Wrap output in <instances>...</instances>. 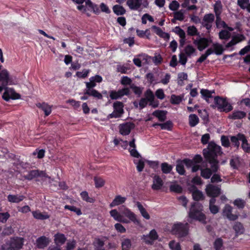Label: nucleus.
Listing matches in <instances>:
<instances>
[{
    "instance_id": "nucleus-1",
    "label": "nucleus",
    "mask_w": 250,
    "mask_h": 250,
    "mask_svg": "<svg viewBox=\"0 0 250 250\" xmlns=\"http://www.w3.org/2000/svg\"><path fill=\"white\" fill-rule=\"evenodd\" d=\"M221 147L213 142H209L208 148L203 150V155L206 160L211 165V168L213 172L218 169V155L222 154Z\"/></svg>"
},
{
    "instance_id": "nucleus-2",
    "label": "nucleus",
    "mask_w": 250,
    "mask_h": 250,
    "mask_svg": "<svg viewBox=\"0 0 250 250\" xmlns=\"http://www.w3.org/2000/svg\"><path fill=\"white\" fill-rule=\"evenodd\" d=\"M203 209L202 205L197 202L192 204L188 213V216L193 219L196 220L204 224L206 223V217L202 212Z\"/></svg>"
},
{
    "instance_id": "nucleus-3",
    "label": "nucleus",
    "mask_w": 250,
    "mask_h": 250,
    "mask_svg": "<svg viewBox=\"0 0 250 250\" xmlns=\"http://www.w3.org/2000/svg\"><path fill=\"white\" fill-rule=\"evenodd\" d=\"M23 243V238L13 237L1 246V250H20L22 248Z\"/></svg>"
},
{
    "instance_id": "nucleus-4",
    "label": "nucleus",
    "mask_w": 250,
    "mask_h": 250,
    "mask_svg": "<svg viewBox=\"0 0 250 250\" xmlns=\"http://www.w3.org/2000/svg\"><path fill=\"white\" fill-rule=\"evenodd\" d=\"M188 232V223L183 224L179 223L173 225L171 232L178 237H183L187 236Z\"/></svg>"
},
{
    "instance_id": "nucleus-5",
    "label": "nucleus",
    "mask_w": 250,
    "mask_h": 250,
    "mask_svg": "<svg viewBox=\"0 0 250 250\" xmlns=\"http://www.w3.org/2000/svg\"><path fill=\"white\" fill-rule=\"evenodd\" d=\"M215 106L220 111L228 112L232 109V106L228 103L226 98L219 96L214 98Z\"/></svg>"
},
{
    "instance_id": "nucleus-6",
    "label": "nucleus",
    "mask_w": 250,
    "mask_h": 250,
    "mask_svg": "<svg viewBox=\"0 0 250 250\" xmlns=\"http://www.w3.org/2000/svg\"><path fill=\"white\" fill-rule=\"evenodd\" d=\"M2 98L5 101H8L10 99H19L21 98V95L16 93L14 89L6 86L5 87V91L3 94Z\"/></svg>"
},
{
    "instance_id": "nucleus-7",
    "label": "nucleus",
    "mask_w": 250,
    "mask_h": 250,
    "mask_svg": "<svg viewBox=\"0 0 250 250\" xmlns=\"http://www.w3.org/2000/svg\"><path fill=\"white\" fill-rule=\"evenodd\" d=\"M123 103L117 101L113 104L114 112L109 115L111 118H119L124 113Z\"/></svg>"
},
{
    "instance_id": "nucleus-8",
    "label": "nucleus",
    "mask_w": 250,
    "mask_h": 250,
    "mask_svg": "<svg viewBox=\"0 0 250 250\" xmlns=\"http://www.w3.org/2000/svg\"><path fill=\"white\" fill-rule=\"evenodd\" d=\"M130 90L128 88H124L118 91L111 90L109 91V97L112 100L121 98L124 95H128Z\"/></svg>"
},
{
    "instance_id": "nucleus-9",
    "label": "nucleus",
    "mask_w": 250,
    "mask_h": 250,
    "mask_svg": "<svg viewBox=\"0 0 250 250\" xmlns=\"http://www.w3.org/2000/svg\"><path fill=\"white\" fill-rule=\"evenodd\" d=\"M206 192L208 196L216 197L221 194V188L218 186L208 184L206 187Z\"/></svg>"
},
{
    "instance_id": "nucleus-10",
    "label": "nucleus",
    "mask_w": 250,
    "mask_h": 250,
    "mask_svg": "<svg viewBox=\"0 0 250 250\" xmlns=\"http://www.w3.org/2000/svg\"><path fill=\"white\" fill-rule=\"evenodd\" d=\"M11 78L8 71L4 69L0 71V84L5 87L9 83L11 84Z\"/></svg>"
},
{
    "instance_id": "nucleus-11",
    "label": "nucleus",
    "mask_w": 250,
    "mask_h": 250,
    "mask_svg": "<svg viewBox=\"0 0 250 250\" xmlns=\"http://www.w3.org/2000/svg\"><path fill=\"white\" fill-rule=\"evenodd\" d=\"M121 214L128 218L131 221L137 224H139L140 221L136 218L135 214L128 208L122 207L120 208Z\"/></svg>"
},
{
    "instance_id": "nucleus-12",
    "label": "nucleus",
    "mask_w": 250,
    "mask_h": 250,
    "mask_svg": "<svg viewBox=\"0 0 250 250\" xmlns=\"http://www.w3.org/2000/svg\"><path fill=\"white\" fill-rule=\"evenodd\" d=\"M40 177H48L46 173L43 171H40L39 170H32L28 172L27 175H25L23 177L27 180H31L34 178Z\"/></svg>"
},
{
    "instance_id": "nucleus-13",
    "label": "nucleus",
    "mask_w": 250,
    "mask_h": 250,
    "mask_svg": "<svg viewBox=\"0 0 250 250\" xmlns=\"http://www.w3.org/2000/svg\"><path fill=\"white\" fill-rule=\"evenodd\" d=\"M135 127V125L131 122L121 124L119 126V132L123 135H128L131 130Z\"/></svg>"
},
{
    "instance_id": "nucleus-14",
    "label": "nucleus",
    "mask_w": 250,
    "mask_h": 250,
    "mask_svg": "<svg viewBox=\"0 0 250 250\" xmlns=\"http://www.w3.org/2000/svg\"><path fill=\"white\" fill-rule=\"evenodd\" d=\"M232 208L229 205H226L223 210V215L229 220L234 221L237 219L238 216L232 213Z\"/></svg>"
},
{
    "instance_id": "nucleus-15",
    "label": "nucleus",
    "mask_w": 250,
    "mask_h": 250,
    "mask_svg": "<svg viewBox=\"0 0 250 250\" xmlns=\"http://www.w3.org/2000/svg\"><path fill=\"white\" fill-rule=\"evenodd\" d=\"M158 234L155 229L151 230L149 234L143 235V239L144 241L148 244H152L153 241L158 238Z\"/></svg>"
},
{
    "instance_id": "nucleus-16",
    "label": "nucleus",
    "mask_w": 250,
    "mask_h": 250,
    "mask_svg": "<svg viewBox=\"0 0 250 250\" xmlns=\"http://www.w3.org/2000/svg\"><path fill=\"white\" fill-rule=\"evenodd\" d=\"M214 16L212 14H208L204 16L202 25L206 27L207 29H209L211 27V23L213 21Z\"/></svg>"
},
{
    "instance_id": "nucleus-17",
    "label": "nucleus",
    "mask_w": 250,
    "mask_h": 250,
    "mask_svg": "<svg viewBox=\"0 0 250 250\" xmlns=\"http://www.w3.org/2000/svg\"><path fill=\"white\" fill-rule=\"evenodd\" d=\"M245 40L246 37L242 34L234 36L231 40L226 45V47L229 48Z\"/></svg>"
},
{
    "instance_id": "nucleus-18",
    "label": "nucleus",
    "mask_w": 250,
    "mask_h": 250,
    "mask_svg": "<svg viewBox=\"0 0 250 250\" xmlns=\"http://www.w3.org/2000/svg\"><path fill=\"white\" fill-rule=\"evenodd\" d=\"M163 184L164 182L162 178L159 176L155 175L153 177V184L151 188L153 190H158L162 188Z\"/></svg>"
},
{
    "instance_id": "nucleus-19",
    "label": "nucleus",
    "mask_w": 250,
    "mask_h": 250,
    "mask_svg": "<svg viewBox=\"0 0 250 250\" xmlns=\"http://www.w3.org/2000/svg\"><path fill=\"white\" fill-rule=\"evenodd\" d=\"M208 40L205 38H200L199 40H195L193 43L197 45L199 50L202 51L208 46Z\"/></svg>"
},
{
    "instance_id": "nucleus-20",
    "label": "nucleus",
    "mask_w": 250,
    "mask_h": 250,
    "mask_svg": "<svg viewBox=\"0 0 250 250\" xmlns=\"http://www.w3.org/2000/svg\"><path fill=\"white\" fill-rule=\"evenodd\" d=\"M36 106L43 111L46 116H48L51 113L52 106L49 105L47 103L44 102L38 103L36 104Z\"/></svg>"
},
{
    "instance_id": "nucleus-21",
    "label": "nucleus",
    "mask_w": 250,
    "mask_h": 250,
    "mask_svg": "<svg viewBox=\"0 0 250 250\" xmlns=\"http://www.w3.org/2000/svg\"><path fill=\"white\" fill-rule=\"evenodd\" d=\"M49 243V239L44 236L38 238L36 240L37 247L40 249H43Z\"/></svg>"
},
{
    "instance_id": "nucleus-22",
    "label": "nucleus",
    "mask_w": 250,
    "mask_h": 250,
    "mask_svg": "<svg viewBox=\"0 0 250 250\" xmlns=\"http://www.w3.org/2000/svg\"><path fill=\"white\" fill-rule=\"evenodd\" d=\"M233 229L235 232V237L241 235L244 233L245 228L243 224L239 222H236L233 226Z\"/></svg>"
},
{
    "instance_id": "nucleus-23",
    "label": "nucleus",
    "mask_w": 250,
    "mask_h": 250,
    "mask_svg": "<svg viewBox=\"0 0 250 250\" xmlns=\"http://www.w3.org/2000/svg\"><path fill=\"white\" fill-rule=\"evenodd\" d=\"M25 196L22 195H11L9 194L7 196L8 201L11 203H18L22 201L24 198Z\"/></svg>"
},
{
    "instance_id": "nucleus-24",
    "label": "nucleus",
    "mask_w": 250,
    "mask_h": 250,
    "mask_svg": "<svg viewBox=\"0 0 250 250\" xmlns=\"http://www.w3.org/2000/svg\"><path fill=\"white\" fill-rule=\"evenodd\" d=\"M142 4V0H127V4L131 9H138Z\"/></svg>"
},
{
    "instance_id": "nucleus-25",
    "label": "nucleus",
    "mask_w": 250,
    "mask_h": 250,
    "mask_svg": "<svg viewBox=\"0 0 250 250\" xmlns=\"http://www.w3.org/2000/svg\"><path fill=\"white\" fill-rule=\"evenodd\" d=\"M167 111H166L156 110L153 112L152 115L158 118L160 121L163 122L165 121L167 118Z\"/></svg>"
},
{
    "instance_id": "nucleus-26",
    "label": "nucleus",
    "mask_w": 250,
    "mask_h": 250,
    "mask_svg": "<svg viewBox=\"0 0 250 250\" xmlns=\"http://www.w3.org/2000/svg\"><path fill=\"white\" fill-rule=\"evenodd\" d=\"M126 200V198L125 197H122L121 195L116 196L113 201L110 204V207H113L122 204Z\"/></svg>"
},
{
    "instance_id": "nucleus-27",
    "label": "nucleus",
    "mask_w": 250,
    "mask_h": 250,
    "mask_svg": "<svg viewBox=\"0 0 250 250\" xmlns=\"http://www.w3.org/2000/svg\"><path fill=\"white\" fill-rule=\"evenodd\" d=\"M84 94L93 96L97 99H102L103 96L101 93L95 89H86Z\"/></svg>"
},
{
    "instance_id": "nucleus-28",
    "label": "nucleus",
    "mask_w": 250,
    "mask_h": 250,
    "mask_svg": "<svg viewBox=\"0 0 250 250\" xmlns=\"http://www.w3.org/2000/svg\"><path fill=\"white\" fill-rule=\"evenodd\" d=\"M152 28L153 29L154 32L161 37L167 40L169 39V35L168 33L164 32L160 28L155 25H153Z\"/></svg>"
},
{
    "instance_id": "nucleus-29",
    "label": "nucleus",
    "mask_w": 250,
    "mask_h": 250,
    "mask_svg": "<svg viewBox=\"0 0 250 250\" xmlns=\"http://www.w3.org/2000/svg\"><path fill=\"white\" fill-rule=\"evenodd\" d=\"M246 116V113L244 111H234L231 115H229V118L233 120L241 119L244 118Z\"/></svg>"
},
{
    "instance_id": "nucleus-30",
    "label": "nucleus",
    "mask_w": 250,
    "mask_h": 250,
    "mask_svg": "<svg viewBox=\"0 0 250 250\" xmlns=\"http://www.w3.org/2000/svg\"><path fill=\"white\" fill-rule=\"evenodd\" d=\"M240 141H242V147L247 152H250V146H249L248 141L244 135H240Z\"/></svg>"
},
{
    "instance_id": "nucleus-31",
    "label": "nucleus",
    "mask_w": 250,
    "mask_h": 250,
    "mask_svg": "<svg viewBox=\"0 0 250 250\" xmlns=\"http://www.w3.org/2000/svg\"><path fill=\"white\" fill-rule=\"evenodd\" d=\"M137 207L140 210L141 215L146 219L148 220L150 219V216L148 212L146 211V209L144 208V207L142 205V204L137 202L136 203Z\"/></svg>"
},
{
    "instance_id": "nucleus-32",
    "label": "nucleus",
    "mask_w": 250,
    "mask_h": 250,
    "mask_svg": "<svg viewBox=\"0 0 250 250\" xmlns=\"http://www.w3.org/2000/svg\"><path fill=\"white\" fill-rule=\"evenodd\" d=\"M66 239L64 235L61 233H57L55 235L54 241L57 245L63 244L65 242Z\"/></svg>"
},
{
    "instance_id": "nucleus-33",
    "label": "nucleus",
    "mask_w": 250,
    "mask_h": 250,
    "mask_svg": "<svg viewBox=\"0 0 250 250\" xmlns=\"http://www.w3.org/2000/svg\"><path fill=\"white\" fill-rule=\"evenodd\" d=\"M113 11L117 15H123L125 13V9L120 5H115L113 7Z\"/></svg>"
},
{
    "instance_id": "nucleus-34",
    "label": "nucleus",
    "mask_w": 250,
    "mask_h": 250,
    "mask_svg": "<svg viewBox=\"0 0 250 250\" xmlns=\"http://www.w3.org/2000/svg\"><path fill=\"white\" fill-rule=\"evenodd\" d=\"M32 214L34 217L37 219L45 220L49 218V216L47 214H43L39 211H33Z\"/></svg>"
},
{
    "instance_id": "nucleus-35",
    "label": "nucleus",
    "mask_w": 250,
    "mask_h": 250,
    "mask_svg": "<svg viewBox=\"0 0 250 250\" xmlns=\"http://www.w3.org/2000/svg\"><path fill=\"white\" fill-rule=\"evenodd\" d=\"M176 171L180 175H184L185 173V170L184 169V166L183 161L177 160L176 165Z\"/></svg>"
},
{
    "instance_id": "nucleus-36",
    "label": "nucleus",
    "mask_w": 250,
    "mask_h": 250,
    "mask_svg": "<svg viewBox=\"0 0 250 250\" xmlns=\"http://www.w3.org/2000/svg\"><path fill=\"white\" fill-rule=\"evenodd\" d=\"M161 167V170L164 174L169 173L173 168L172 166L167 163H162Z\"/></svg>"
},
{
    "instance_id": "nucleus-37",
    "label": "nucleus",
    "mask_w": 250,
    "mask_h": 250,
    "mask_svg": "<svg viewBox=\"0 0 250 250\" xmlns=\"http://www.w3.org/2000/svg\"><path fill=\"white\" fill-rule=\"evenodd\" d=\"M104 242L99 238L95 239L93 242L95 250H104Z\"/></svg>"
},
{
    "instance_id": "nucleus-38",
    "label": "nucleus",
    "mask_w": 250,
    "mask_h": 250,
    "mask_svg": "<svg viewBox=\"0 0 250 250\" xmlns=\"http://www.w3.org/2000/svg\"><path fill=\"white\" fill-rule=\"evenodd\" d=\"M201 176L205 178V179H208L210 177L211 175H212V172H213L212 170V168L211 169L209 168H206L205 169H201Z\"/></svg>"
},
{
    "instance_id": "nucleus-39",
    "label": "nucleus",
    "mask_w": 250,
    "mask_h": 250,
    "mask_svg": "<svg viewBox=\"0 0 250 250\" xmlns=\"http://www.w3.org/2000/svg\"><path fill=\"white\" fill-rule=\"evenodd\" d=\"M199 122V118L195 114H191L189 116V124L190 126H195Z\"/></svg>"
},
{
    "instance_id": "nucleus-40",
    "label": "nucleus",
    "mask_w": 250,
    "mask_h": 250,
    "mask_svg": "<svg viewBox=\"0 0 250 250\" xmlns=\"http://www.w3.org/2000/svg\"><path fill=\"white\" fill-rule=\"evenodd\" d=\"M183 96H177L174 94L171 95L170 98V102L173 104H179L183 99Z\"/></svg>"
},
{
    "instance_id": "nucleus-41",
    "label": "nucleus",
    "mask_w": 250,
    "mask_h": 250,
    "mask_svg": "<svg viewBox=\"0 0 250 250\" xmlns=\"http://www.w3.org/2000/svg\"><path fill=\"white\" fill-rule=\"evenodd\" d=\"M246 204V201L240 198L236 199L233 201V204L236 206L238 209L244 208Z\"/></svg>"
},
{
    "instance_id": "nucleus-42",
    "label": "nucleus",
    "mask_w": 250,
    "mask_h": 250,
    "mask_svg": "<svg viewBox=\"0 0 250 250\" xmlns=\"http://www.w3.org/2000/svg\"><path fill=\"white\" fill-rule=\"evenodd\" d=\"M223 241L221 238L216 239L213 243L215 250H223Z\"/></svg>"
},
{
    "instance_id": "nucleus-43",
    "label": "nucleus",
    "mask_w": 250,
    "mask_h": 250,
    "mask_svg": "<svg viewBox=\"0 0 250 250\" xmlns=\"http://www.w3.org/2000/svg\"><path fill=\"white\" fill-rule=\"evenodd\" d=\"M193 199L196 201L202 200L204 199V196L199 190H195L192 195Z\"/></svg>"
},
{
    "instance_id": "nucleus-44",
    "label": "nucleus",
    "mask_w": 250,
    "mask_h": 250,
    "mask_svg": "<svg viewBox=\"0 0 250 250\" xmlns=\"http://www.w3.org/2000/svg\"><path fill=\"white\" fill-rule=\"evenodd\" d=\"M131 243L129 239H123L122 241V247L123 250H128L131 247Z\"/></svg>"
},
{
    "instance_id": "nucleus-45",
    "label": "nucleus",
    "mask_w": 250,
    "mask_h": 250,
    "mask_svg": "<svg viewBox=\"0 0 250 250\" xmlns=\"http://www.w3.org/2000/svg\"><path fill=\"white\" fill-rule=\"evenodd\" d=\"M96 188H100L103 187L105 184V181L101 177H95L94 178Z\"/></svg>"
},
{
    "instance_id": "nucleus-46",
    "label": "nucleus",
    "mask_w": 250,
    "mask_h": 250,
    "mask_svg": "<svg viewBox=\"0 0 250 250\" xmlns=\"http://www.w3.org/2000/svg\"><path fill=\"white\" fill-rule=\"evenodd\" d=\"M81 196L82 199L87 202L92 203L95 201V200L93 198L90 197L88 196V192L85 191L82 192L81 193Z\"/></svg>"
},
{
    "instance_id": "nucleus-47",
    "label": "nucleus",
    "mask_w": 250,
    "mask_h": 250,
    "mask_svg": "<svg viewBox=\"0 0 250 250\" xmlns=\"http://www.w3.org/2000/svg\"><path fill=\"white\" fill-rule=\"evenodd\" d=\"M230 33L226 30H222L219 33V37L220 39L226 40L230 38Z\"/></svg>"
},
{
    "instance_id": "nucleus-48",
    "label": "nucleus",
    "mask_w": 250,
    "mask_h": 250,
    "mask_svg": "<svg viewBox=\"0 0 250 250\" xmlns=\"http://www.w3.org/2000/svg\"><path fill=\"white\" fill-rule=\"evenodd\" d=\"M169 189L171 191L174 192L176 193H181L182 191V187L176 184H171L169 187Z\"/></svg>"
},
{
    "instance_id": "nucleus-49",
    "label": "nucleus",
    "mask_w": 250,
    "mask_h": 250,
    "mask_svg": "<svg viewBox=\"0 0 250 250\" xmlns=\"http://www.w3.org/2000/svg\"><path fill=\"white\" fill-rule=\"evenodd\" d=\"M110 214L115 220L118 222L123 216L121 213H119L116 209L111 210L110 211Z\"/></svg>"
},
{
    "instance_id": "nucleus-50",
    "label": "nucleus",
    "mask_w": 250,
    "mask_h": 250,
    "mask_svg": "<svg viewBox=\"0 0 250 250\" xmlns=\"http://www.w3.org/2000/svg\"><path fill=\"white\" fill-rule=\"evenodd\" d=\"M145 96L146 97V99L147 100V101L150 102V103L151 102H153L154 99V95L151 90H147L145 93Z\"/></svg>"
},
{
    "instance_id": "nucleus-51",
    "label": "nucleus",
    "mask_w": 250,
    "mask_h": 250,
    "mask_svg": "<svg viewBox=\"0 0 250 250\" xmlns=\"http://www.w3.org/2000/svg\"><path fill=\"white\" fill-rule=\"evenodd\" d=\"M162 129L171 130L172 126L173 124L171 121H168L165 123L159 125Z\"/></svg>"
},
{
    "instance_id": "nucleus-52",
    "label": "nucleus",
    "mask_w": 250,
    "mask_h": 250,
    "mask_svg": "<svg viewBox=\"0 0 250 250\" xmlns=\"http://www.w3.org/2000/svg\"><path fill=\"white\" fill-rule=\"evenodd\" d=\"M201 94H202V96L205 98L207 101H208L207 99L209 98H211V93H214V91L212 92L210 91L207 89H202L201 90Z\"/></svg>"
},
{
    "instance_id": "nucleus-53",
    "label": "nucleus",
    "mask_w": 250,
    "mask_h": 250,
    "mask_svg": "<svg viewBox=\"0 0 250 250\" xmlns=\"http://www.w3.org/2000/svg\"><path fill=\"white\" fill-rule=\"evenodd\" d=\"M65 209H69L72 211L75 212L78 215L82 214V211L80 208L73 206L65 205L64 206Z\"/></svg>"
},
{
    "instance_id": "nucleus-54",
    "label": "nucleus",
    "mask_w": 250,
    "mask_h": 250,
    "mask_svg": "<svg viewBox=\"0 0 250 250\" xmlns=\"http://www.w3.org/2000/svg\"><path fill=\"white\" fill-rule=\"evenodd\" d=\"M240 135H243L242 134L239 133L237 134V136H232L231 137L230 140L233 144V145L237 147V148L239 146V142L240 136Z\"/></svg>"
},
{
    "instance_id": "nucleus-55",
    "label": "nucleus",
    "mask_w": 250,
    "mask_h": 250,
    "mask_svg": "<svg viewBox=\"0 0 250 250\" xmlns=\"http://www.w3.org/2000/svg\"><path fill=\"white\" fill-rule=\"evenodd\" d=\"M187 32L188 34L190 36H194L198 34L197 29L194 26H188Z\"/></svg>"
},
{
    "instance_id": "nucleus-56",
    "label": "nucleus",
    "mask_w": 250,
    "mask_h": 250,
    "mask_svg": "<svg viewBox=\"0 0 250 250\" xmlns=\"http://www.w3.org/2000/svg\"><path fill=\"white\" fill-rule=\"evenodd\" d=\"M222 4L220 1H217L214 6V10L216 15H220L222 9Z\"/></svg>"
},
{
    "instance_id": "nucleus-57",
    "label": "nucleus",
    "mask_w": 250,
    "mask_h": 250,
    "mask_svg": "<svg viewBox=\"0 0 250 250\" xmlns=\"http://www.w3.org/2000/svg\"><path fill=\"white\" fill-rule=\"evenodd\" d=\"M134 163L136 165L137 170L139 172L142 171L145 167V163L144 161L142 159H140L138 162H136L135 161Z\"/></svg>"
},
{
    "instance_id": "nucleus-58",
    "label": "nucleus",
    "mask_w": 250,
    "mask_h": 250,
    "mask_svg": "<svg viewBox=\"0 0 250 250\" xmlns=\"http://www.w3.org/2000/svg\"><path fill=\"white\" fill-rule=\"evenodd\" d=\"M215 53L216 55H221L223 53V49L221 45L218 43H215L213 44Z\"/></svg>"
},
{
    "instance_id": "nucleus-59",
    "label": "nucleus",
    "mask_w": 250,
    "mask_h": 250,
    "mask_svg": "<svg viewBox=\"0 0 250 250\" xmlns=\"http://www.w3.org/2000/svg\"><path fill=\"white\" fill-rule=\"evenodd\" d=\"M169 246L171 250H181L179 243H176L174 241H171L169 243Z\"/></svg>"
},
{
    "instance_id": "nucleus-60",
    "label": "nucleus",
    "mask_w": 250,
    "mask_h": 250,
    "mask_svg": "<svg viewBox=\"0 0 250 250\" xmlns=\"http://www.w3.org/2000/svg\"><path fill=\"white\" fill-rule=\"evenodd\" d=\"M221 143L223 146L229 147V141L228 137L223 135L221 138Z\"/></svg>"
},
{
    "instance_id": "nucleus-61",
    "label": "nucleus",
    "mask_w": 250,
    "mask_h": 250,
    "mask_svg": "<svg viewBox=\"0 0 250 250\" xmlns=\"http://www.w3.org/2000/svg\"><path fill=\"white\" fill-rule=\"evenodd\" d=\"M175 29V33L179 36L180 38H186L185 32L180 27L176 26Z\"/></svg>"
},
{
    "instance_id": "nucleus-62",
    "label": "nucleus",
    "mask_w": 250,
    "mask_h": 250,
    "mask_svg": "<svg viewBox=\"0 0 250 250\" xmlns=\"http://www.w3.org/2000/svg\"><path fill=\"white\" fill-rule=\"evenodd\" d=\"M14 232V230L11 227H8L4 229L2 234L4 236L9 235Z\"/></svg>"
},
{
    "instance_id": "nucleus-63",
    "label": "nucleus",
    "mask_w": 250,
    "mask_h": 250,
    "mask_svg": "<svg viewBox=\"0 0 250 250\" xmlns=\"http://www.w3.org/2000/svg\"><path fill=\"white\" fill-rule=\"evenodd\" d=\"M131 82L132 80L131 79L127 76L123 77L121 81V83L123 85H130Z\"/></svg>"
},
{
    "instance_id": "nucleus-64",
    "label": "nucleus",
    "mask_w": 250,
    "mask_h": 250,
    "mask_svg": "<svg viewBox=\"0 0 250 250\" xmlns=\"http://www.w3.org/2000/svg\"><path fill=\"white\" fill-rule=\"evenodd\" d=\"M156 96L160 100H163L165 98V95L164 91L162 89H159L155 92Z\"/></svg>"
}]
</instances>
